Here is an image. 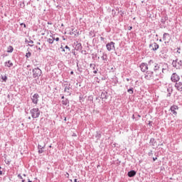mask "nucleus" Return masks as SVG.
Wrapping results in <instances>:
<instances>
[{"instance_id": "f257e3e1", "label": "nucleus", "mask_w": 182, "mask_h": 182, "mask_svg": "<svg viewBox=\"0 0 182 182\" xmlns=\"http://www.w3.org/2000/svg\"><path fill=\"white\" fill-rule=\"evenodd\" d=\"M149 69H153V72H157L160 69V65L159 63H155L153 60L149 61Z\"/></svg>"}, {"instance_id": "f03ea898", "label": "nucleus", "mask_w": 182, "mask_h": 182, "mask_svg": "<svg viewBox=\"0 0 182 182\" xmlns=\"http://www.w3.org/2000/svg\"><path fill=\"white\" fill-rule=\"evenodd\" d=\"M32 73H33V77L34 79H39V77L42 76V70H41V68L37 67L32 70Z\"/></svg>"}, {"instance_id": "7ed1b4c3", "label": "nucleus", "mask_w": 182, "mask_h": 182, "mask_svg": "<svg viewBox=\"0 0 182 182\" xmlns=\"http://www.w3.org/2000/svg\"><path fill=\"white\" fill-rule=\"evenodd\" d=\"M144 79L146 80H153L154 79V71L149 69L144 74Z\"/></svg>"}, {"instance_id": "20e7f679", "label": "nucleus", "mask_w": 182, "mask_h": 182, "mask_svg": "<svg viewBox=\"0 0 182 182\" xmlns=\"http://www.w3.org/2000/svg\"><path fill=\"white\" fill-rule=\"evenodd\" d=\"M30 113L31 114V117L33 119H38L39 116H41V111L39 108H33L30 110Z\"/></svg>"}, {"instance_id": "39448f33", "label": "nucleus", "mask_w": 182, "mask_h": 182, "mask_svg": "<svg viewBox=\"0 0 182 182\" xmlns=\"http://www.w3.org/2000/svg\"><path fill=\"white\" fill-rule=\"evenodd\" d=\"M168 21V16L167 15H165L161 17V24L159 25L161 29H166L167 26L166 25V21Z\"/></svg>"}, {"instance_id": "423d86ee", "label": "nucleus", "mask_w": 182, "mask_h": 182, "mask_svg": "<svg viewBox=\"0 0 182 182\" xmlns=\"http://www.w3.org/2000/svg\"><path fill=\"white\" fill-rule=\"evenodd\" d=\"M139 68L141 69V71L143 72V73H146L149 69H150V65H149V61L148 63H141L139 65Z\"/></svg>"}, {"instance_id": "0eeeda50", "label": "nucleus", "mask_w": 182, "mask_h": 182, "mask_svg": "<svg viewBox=\"0 0 182 182\" xmlns=\"http://www.w3.org/2000/svg\"><path fill=\"white\" fill-rule=\"evenodd\" d=\"M178 106L177 105H172L171 106L170 109H169V112H171V113H172V116L173 117H177V112H178Z\"/></svg>"}, {"instance_id": "6e6552de", "label": "nucleus", "mask_w": 182, "mask_h": 182, "mask_svg": "<svg viewBox=\"0 0 182 182\" xmlns=\"http://www.w3.org/2000/svg\"><path fill=\"white\" fill-rule=\"evenodd\" d=\"M172 66L175 68V69H180L182 66V60L178 61V58L173 60L172 61Z\"/></svg>"}, {"instance_id": "1a4fd4ad", "label": "nucleus", "mask_w": 182, "mask_h": 182, "mask_svg": "<svg viewBox=\"0 0 182 182\" xmlns=\"http://www.w3.org/2000/svg\"><path fill=\"white\" fill-rule=\"evenodd\" d=\"M115 43L113 41H111L106 44L107 50L110 52L112 50H116V47L114 46Z\"/></svg>"}, {"instance_id": "9d476101", "label": "nucleus", "mask_w": 182, "mask_h": 182, "mask_svg": "<svg viewBox=\"0 0 182 182\" xmlns=\"http://www.w3.org/2000/svg\"><path fill=\"white\" fill-rule=\"evenodd\" d=\"M171 80L173 83H177L180 80V75L173 73L171 76Z\"/></svg>"}, {"instance_id": "9b49d317", "label": "nucleus", "mask_w": 182, "mask_h": 182, "mask_svg": "<svg viewBox=\"0 0 182 182\" xmlns=\"http://www.w3.org/2000/svg\"><path fill=\"white\" fill-rule=\"evenodd\" d=\"M159 48L160 46H159V44L156 42L149 44V48L151 50H153V52H156V50H157Z\"/></svg>"}, {"instance_id": "f8f14e48", "label": "nucleus", "mask_w": 182, "mask_h": 182, "mask_svg": "<svg viewBox=\"0 0 182 182\" xmlns=\"http://www.w3.org/2000/svg\"><path fill=\"white\" fill-rule=\"evenodd\" d=\"M39 97H40L39 94L35 93L31 97L32 103H33V105H38V102H39Z\"/></svg>"}, {"instance_id": "ddd939ff", "label": "nucleus", "mask_w": 182, "mask_h": 182, "mask_svg": "<svg viewBox=\"0 0 182 182\" xmlns=\"http://www.w3.org/2000/svg\"><path fill=\"white\" fill-rule=\"evenodd\" d=\"M100 98L103 102H106V100L109 99V93L107 92V91H102L100 95Z\"/></svg>"}, {"instance_id": "4468645a", "label": "nucleus", "mask_w": 182, "mask_h": 182, "mask_svg": "<svg viewBox=\"0 0 182 182\" xmlns=\"http://www.w3.org/2000/svg\"><path fill=\"white\" fill-rule=\"evenodd\" d=\"M73 48L75 50L77 51H80L83 48L82 43H79L78 41H76L73 43Z\"/></svg>"}, {"instance_id": "2eb2a0df", "label": "nucleus", "mask_w": 182, "mask_h": 182, "mask_svg": "<svg viewBox=\"0 0 182 182\" xmlns=\"http://www.w3.org/2000/svg\"><path fill=\"white\" fill-rule=\"evenodd\" d=\"M63 86L64 87V92L68 93V95L70 96V95H72V92L69 91L72 89V87H70V84H63Z\"/></svg>"}, {"instance_id": "dca6fc26", "label": "nucleus", "mask_w": 182, "mask_h": 182, "mask_svg": "<svg viewBox=\"0 0 182 182\" xmlns=\"http://www.w3.org/2000/svg\"><path fill=\"white\" fill-rule=\"evenodd\" d=\"M175 87L178 92H182V82H178L175 84Z\"/></svg>"}, {"instance_id": "f3484780", "label": "nucleus", "mask_w": 182, "mask_h": 182, "mask_svg": "<svg viewBox=\"0 0 182 182\" xmlns=\"http://www.w3.org/2000/svg\"><path fill=\"white\" fill-rule=\"evenodd\" d=\"M136 174H137V171H134V170H131L129 171H128L127 173V176L128 177H134L136 176Z\"/></svg>"}, {"instance_id": "a211bd4d", "label": "nucleus", "mask_w": 182, "mask_h": 182, "mask_svg": "<svg viewBox=\"0 0 182 182\" xmlns=\"http://www.w3.org/2000/svg\"><path fill=\"white\" fill-rule=\"evenodd\" d=\"M90 68H91V69H92L93 73H95V75H96L97 73V71L99 70L97 69V68H96V65L95 64L90 63Z\"/></svg>"}, {"instance_id": "6ab92c4d", "label": "nucleus", "mask_w": 182, "mask_h": 182, "mask_svg": "<svg viewBox=\"0 0 182 182\" xmlns=\"http://www.w3.org/2000/svg\"><path fill=\"white\" fill-rule=\"evenodd\" d=\"M45 147H46V144H44L43 146L38 144V154H42V153H43V149H45Z\"/></svg>"}, {"instance_id": "aec40b11", "label": "nucleus", "mask_w": 182, "mask_h": 182, "mask_svg": "<svg viewBox=\"0 0 182 182\" xmlns=\"http://www.w3.org/2000/svg\"><path fill=\"white\" fill-rule=\"evenodd\" d=\"M70 35H74L75 36H79V31L75 30V28H72L70 32Z\"/></svg>"}, {"instance_id": "412c9836", "label": "nucleus", "mask_w": 182, "mask_h": 182, "mask_svg": "<svg viewBox=\"0 0 182 182\" xmlns=\"http://www.w3.org/2000/svg\"><path fill=\"white\" fill-rule=\"evenodd\" d=\"M4 66L6 68H12L14 66V63L11 60H8L6 63H4Z\"/></svg>"}, {"instance_id": "4be33fe9", "label": "nucleus", "mask_w": 182, "mask_h": 182, "mask_svg": "<svg viewBox=\"0 0 182 182\" xmlns=\"http://www.w3.org/2000/svg\"><path fill=\"white\" fill-rule=\"evenodd\" d=\"M149 143L151 146H153L154 147L156 146V144H157V141H156V139L154 138H151Z\"/></svg>"}, {"instance_id": "5701e85b", "label": "nucleus", "mask_w": 182, "mask_h": 182, "mask_svg": "<svg viewBox=\"0 0 182 182\" xmlns=\"http://www.w3.org/2000/svg\"><path fill=\"white\" fill-rule=\"evenodd\" d=\"M126 88L127 89V92L129 95H133V93H134V88H133L132 87H131L130 88H129V86L126 85Z\"/></svg>"}, {"instance_id": "b1692460", "label": "nucleus", "mask_w": 182, "mask_h": 182, "mask_svg": "<svg viewBox=\"0 0 182 182\" xmlns=\"http://www.w3.org/2000/svg\"><path fill=\"white\" fill-rule=\"evenodd\" d=\"M101 137H102V134L100 133V132L97 131L95 138L97 139V140H100Z\"/></svg>"}, {"instance_id": "393cba45", "label": "nucleus", "mask_w": 182, "mask_h": 182, "mask_svg": "<svg viewBox=\"0 0 182 182\" xmlns=\"http://www.w3.org/2000/svg\"><path fill=\"white\" fill-rule=\"evenodd\" d=\"M61 103L63 105V106H67L69 105V99L66 98L65 100H62Z\"/></svg>"}, {"instance_id": "a878e982", "label": "nucleus", "mask_w": 182, "mask_h": 182, "mask_svg": "<svg viewBox=\"0 0 182 182\" xmlns=\"http://www.w3.org/2000/svg\"><path fill=\"white\" fill-rule=\"evenodd\" d=\"M101 59L105 62H107V54H106V53H103Z\"/></svg>"}, {"instance_id": "bb28decb", "label": "nucleus", "mask_w": 182, "mask_h": 182, "mask_svg": "<svg viewBox=\"0 0 182 182\" xmlns=\"http://www.w3.org/2000/svg\"><path fill=\"white\" fill-rule=\"evenodd\" d=\"M14 52V47L12 46H9L7 48V53H12Z\"/></svg>"}, {"instance_id": "cd10ccee", "label": "nucleus", "mask_w": 182, "mask_h": 182, "mask_svg": "<svg viewBox=\"0 0 182 182\" xmlns=\"http://www.w3.org/2000/svg\"><path fill=\"white\" fill-rule=\"evenodd\" d=\"M166 36H170V34L168 33H164L163 35V41H166V39H167Z\"/></svg>"}, {"instance_id": "c85d7f7f", "label": "nucleus", "mask_w": 182, "mask_h": 182, "mask_svg": "<svg viewBox=\"0 0 182 182\" xmlns=\"http://www.w3.org/2000/svg\"><path fill=\"white\" fill-rule=\"evenodd\" d=\"M1 79L3 80V82H6V80H8V76L6 75H1Z\"/></svg>"}, {"instance_id": "c756f323", "label": "nucleus", "mask_w": 182, "mask_h": 182, "mask_svg": "<svg viewBox=\"0 0 182 182\" xmlns=\"http://www.w3.org/2000/svg\"><path fill=\"white\" fill-rule=\"evenodd\" d=\"M165 68H162V73H164L165 70H167V68H168V64L164 63Z\"/></svg>"}, {"instance_id": "7c9ffc66", "label": "nucleus", "mask_w": 182, "mask_h": 182, "mask_svg": "<svg viewBox=\"0 0 182 182\" xmlns=\"http://www.w3.org/2000/svg\"><path fill=\"white\" fill-rule=\"evenodd\" d=\"M167 92L168 93H173V87H168L167 88Z\"/></svg>"}, {"instance_id": "2f4dec72", "label": "nucleus", "mask_w": 182, "mask_h": 182, "mask_svg": "<svg viewBox=\"0 0 182 182\" xmlns=\"http://www.w3.org/2000/svg\"><path fill=\"white\" fill-rule=\"evenodd\" d=\"M32 56V53L31 52L26 53V58L28 59Z\"/></svg>"}, {"instance_id": "473e14b6", "label": "nucleus", "mask_w": 182, "mask_h": 182, "mask_svg": "<svg viewBox=\"0 0 182 182\" xmlns=\"http://www.w3.org/2000/svg\"><path fill=\"white\" fill-rule=\"evenodd\" d=\"M47 42H48L50 45H52L53 43V40H52V38H48Z\"/></svg>"}, {"instance_id": "72a5a7b5", "label": "nucleus", "mask_w": 182, "mask_h": 182, "mask_svg": "<svg viewBox=\"0 0 182 182\" xmlns=\"http://www.w3.org/2000/svg\"><path fill=\"white\" fill-rule=\"evenodd\" d=\"M6 164H7L8 166H9L11 164V160L9 159H6L5 161Z\"/></svg>"}, {"instance_id": "f704fd0d", "label": "nucleus", "mask_w": 182, "mask_h": 182, "mask_svg": "<svg viewBox=\"0 0 182 182\" xmlns=\"http://www.w3.org/2000/svg\"><path fill=\"white\" fill-rule=\"evenodd\" d=\"M90 35L92 36V38H95L96 36V35L95 34V32L93 31H90Z\"/></svg>"}, {"instance_id": "c9c22d12", "label": "nucleus", "mask_w": 182, "mask_h": 182, "mask_svg": "<svg viewBox=\"0 0 182 182\" xmlns=\"http://www.w3.org/2000/svg\"><path fill=\"white\" fill-rule=\"evenodd\" d=\"M17 177H18V178H20V180H24V179H23V177H22V175H21V173L18 174V175H17Z\"/></svg>"}, {"instance_id": "e433bc0d", "label": "nucleus", "mask_w": 182, "mask_h": 182, "mask_svg": "<svg viewBox=\"0 0 182 182\" xmlns=\"http://www.w3.org/2000/svg\"><path fill=\"white\" fill-rule=\"evenodd\" d=\"M118 12H119V14H120L121 16H123L124 15V12L122 10L119 11Z\"/></svg>"}, {"instance_id": "4c0bfd02", "label": "nucleus", "mask_w": 182, "mask_h": 182, "mask_svg": "<svg viewBox=\"0 0 182 182\" xmlns=\"http://www.w3.org/2000/svg\"><path fill=\"white\" fill-rule=\"evenodd\" d=\"M76 50H75V48L74 49H73L72 50V51H71V53H73V55H74V56H76V51H75Z\"/></svg>"}, {"instance_id": "58836bf2", "label": "nucleus", "mask_w": 182, "mask_h": 182, "mask_svg": "<svg viewBox=\"0 0 182 182\" xmlns=\"http://www.w3.org/2000/svg\"><path fill=\"white\" fill-rule=\"evenodd\" d=\"M64 49H66L67 50H68V52H70V48L68 46H65Z\"/></svg>"}, {"instance_id": "ea45409f", "label": "nucleus", "mask_w": 182, "mask_h": 182, "mask_svg": "<svg viewBox=\"0 0 182 182\" xmlns=\"http://www.w3.org/2000/svg\"><path fill=\"white\" fill-rule=\"evenodd\" d=\"M21 26H23V28H26V24L25 23H20Z\"/></svg>"}, {"instance_id": "a19ab883", "label": "nucleus", "mask_w": 182, "mask_h": 182, "mask_svg": "<svg viewBox=\"0 0 182 182\" xmlns=\"http://www.w3.org/2000/svg\"><path fill=\"white\" fill-rule=\"evenodd\" d=\"M148 156H149V157L153 156V151H150V152L148 153Z\"/></svg>"}, {"instance_id": "79ce46f5", "label": "nucleus", "mask_w": 182, "mask_h": 182, "mask_svg": "<svg viewBox=\"0 0 182 182\" xmlns=\"http://www.w3.org/2000/svg\"><path fill=\"white\" fill-rule=\"evenodd\" d=\"M77 70H78V72H80V73H82L83 72V70H82V68H77Z\"/></svg>"}, {"instance_id": "37998d69", "label": "nucleus", "mask_w": 182, "mask_h": 182, "mask_svg": "<svg viewBox=\"0 0 182 182\" xmlns=\"http://www.w3.org/2000/svg\"><path fill=\"white\" fill-rule=\"evenodd\" d=\"M50 36V38H52L51 39H52L53 42H55L56 38H55V37L53 36Z\"/></svg>"}, {"instance_id": "c03bdc74", "label": "nucleus", "mask_w": 182, "mask_h": 182, "mask_svg": "<svg viewBox=\"0 0 182 182\" xmlns=\"http://www.w3.org/2000/svg\"><path fill=\"white\" fill-rule=\"evenodd\" d=\"M81 53H83L84 55H87V53L86 52V50H82Z\"/></svg>"}, {"instance_id": "a18cd8bd", "label": "nucleus", "mask_w": 182, "mask_h": 182, "mask_svg": "<svg viewBox=\"0 0 182 182\" xmlns=\"http://www.w3.org/2000/svg\"><path fill=\"white\" fill-rule=\"evenodd\" d=\"M132 29H133V26H129L128 27V31H132Z\"/></svg>"}, {"instance_id": "49530a36", "label": "nucleus", "mask_w": 182, "mask_h": 182, "mask_svg": "<svg viewBox=\"0 0 182 182\" xmlns=\"http://www.w3.org/2000/svg\"><path fill=\"white\" fill-rule=\"evenodd\" d=\"M171 93H172V92H168V94H167V97H170V96H171Z\"/></svg>"}, {"instance_id": "de8ad7c7", "label": "nucleus", "mask_w": 182, "mask_h": 182, "mask_svg": "<svg viewBox=\"0 0 182 182\" xmlns=\"http://www.w3.org/2000/svg\"><path fill=\"white\" fill-rule=\"evenodd\" d=\"M65 177H67V178H69V173H66V174L65 175Z\"/></svg>"}, {"instance_id": "09e8293b", "label": "nucleus", "mask_w": 182, "mask_h": 182, "mask_svg": "<svg viewBox=\"0 0 182 182\" xmlns=\"http://www.w3.org/2000/svg\"><path fill=\"white\" fill-rule=\"evenodd\" d=\"M59 41H60V38L58 37L55 38V41L56 42H59Z\"/></svg>"}, {"instance_id": "8fccbe9b", "label": "nucleus", "mask_w": 182, "mask_h": 182, "mask_svg": "<svg viewBox=\"0 0 182 182\" xmlns=\"http://www.w3.org/2000/svg\"><path fill=\"white\" fill-rule=\"evenodd\" d=\"M153 161H156V160H157V157H153Z\"/></svg>"}, {"instance_id": "3c124183", "label": "nucleus", "mask_w": 182, "mask_h": 182, "mask_svg": "<svg viewBox=\"0 0 182 182\" xmlns=\"http://www.w3.org/2000/svg\"><path fill=\"white\" fill-rule=\"evenodd\" d=\"M60 48H61V49H63L62 51H63V52H65V48H63V46H61Z\"/></svg>"}, {"instance_id": "603ef678", "label": "nucleus", "mask_w": 182, "mask_h": 182, "mask_svg": "<svg viewBox=\"0 0 182 182\" xmlns=\"http://www.w3.org/2000/svg\"><path fill=\"white\" fill-rule=\"evenodd\" d=\"M101 80H106V77H102L101 78Z\"/></svg>"}, {"instance_id": "864d4df0", "label": "nucleus", "mask_w": 182, "mask_h": 182, "mask_svg": "<svg viewBox=\"0 0 182 182\" xmlns=\"http://www.w3.org/2000/svg\"><path fill=\"white\" fill-rule=\"evenodd\" d=\"M151 123H153L152 121H149V125L151 126Z\"/></svg>"}, {"instance_id": "5fc2aeb1", "label": "nucleus", "mask_w": 182, "mask_h": 182, "mask_svg": "<svg viewBox=\"0 0 182 182\" xmlns=\"http://www.w3.org/2000/svg\"><path fill=\"white\" fill-rule=\"evenodd\" d=\"M28 43H33V41L30 40V41H28Z\"/></svg>"}, {"instance_id": "6e6d98bb", "label": "nucleus", "mask_w": 182, "mask_h": 182, "mask_svg": "<svg viewBox=\"0 0 182 182\" xmlns=\"http://www.w3.org/2000/svg\"><path fill=\"white\" fill-rule=\"evenodd\" d=\"M180 49H181L180 48H178L177 53H180V51H179Z\"/></svg>"}, {"instance_id": "4d7b16f0", "label": "nucleus", "mask_w": 182, "mask_h": 182, "mask_svg": "<svg viewBox=\"0 0 182 182\" xmlns=\"http://www.w3.org/2000/svg\"><path fill=\"white\" fill-rule=\"evenodd\" d=\"M137 117H139V119H140L141 117V115L137 114Z\"/></svg>"}, {"instance_id": "13d9d810", "label": "nucleus", "mask_w": 182, "mask_h": 182, "mask_svg": "<svg viewBox=\"0 0 182 182\" xmlns=\"http://www.w3.org/2000/svg\"><path fill=\"white\" fill-rule=\"evenodd\" d=\"M101 41H105V38L100 37Z\"/></svg>"}, {"instance_id": "bf43d9fd", "label": "nucleus", "mask_w": 182, "mask_h": 182, "mask_svg": "<svg viewBox=\"0 0 182 182\" xmlns=\"http://www.w3.org/2000/svg\"><path fill=\"white\" fill-rule=\"evenodd\" d=\"M2 174H4V173L2 172V171H0V176H2Z\"/></svg>"}, {"instance_id": "052dcab7", "label": "nucleus", "mask_w": 182, "mask_h": 182, "mask_svg": "<svg viewBox=\"0 0 182 182\" xmlns=\"http://www.w3.org/2000/svg\"><path fill=\"white\" fill-rule=\"evenodd\" d=\"M28 182H32V181H31V179H29V178H28Z\"/></svg>"}, {"instance_id": "680f3d73", "label": "nucleus", "mask_w": 182, "mask_h": 182, "mask_svg": "<svg viewBox=\"0 0 182 182\" xmlns=\"http://www.w3.org/2000/svg\"><path fill=\"white\" fill-rule=\"evenodd\" d=\"M132 119H135V117H134V114H133V115H132Z\"/></svg>"}, {"instance_id": "e2e57ef3", "label": "nucleus", "mask_w": 182, "mask_h": 182, "mask_svg": "<svg viewBox=\"0 0 182 182\" xmlns=\"http://www.w3.org/2000/svg\"><path fill=\"white\" fill-rule=\"evenodd\" d=\"M29 68H31V65H27V68L29 69Z\"/></svg>"}, {"instance_id": "0e129e2a", "label": "nucleus", "mask_w": 182, "mask_h": 182, "mask_svg": "<svg viewBox=\"0 0 182 182\" xmlns=\"http://www.w3.org/2000/svg\"><path fill=\"white\" fill-rule=\"evenodd\" d=\"M73 136L74 137H76V136H77V135H76V134H73Z\"/></svg>"}, {"instance_id": "69168bd1", "label": "nucleus", "mask_w": 182, "mask_h": 182, "mask_svg": "<svg viewBox=\"0 0 182 182\" xmlns=\"http://www.w3.org/2000/svg\"><path fill=\"white\" fill-rule=\"evenodd\" d=\"M74 182H77V179H74Z\"/></svg>"}, {"instance_id": "338daca9", "label": "nucleus", "mask_w": 182, "mask_h": 182, "mask_svg": "<svg viewBox=\"0 0 182 182\" xmlns=\"http://www.w3.org/2000/svg\"><path fill=\"white\" fill-rule=\"evenodd\" d=\"M73 73H74L73 71L70 72V75H73Z\"/></svg>"}, {"instance_id": "774afa93", "label": "nucleus", "mask_w": 182, "mask_h": 182, "mask_svg": "<svg viewBox=\"0 0 182 182\" xmlns=\"http://www.w3.org/2000/svg\"><path fill=\"white\" fill-rule=\"evenodd\" d=\"M21 182H25V179H22V180H21Z\"/></svg>"}]
</instances>
